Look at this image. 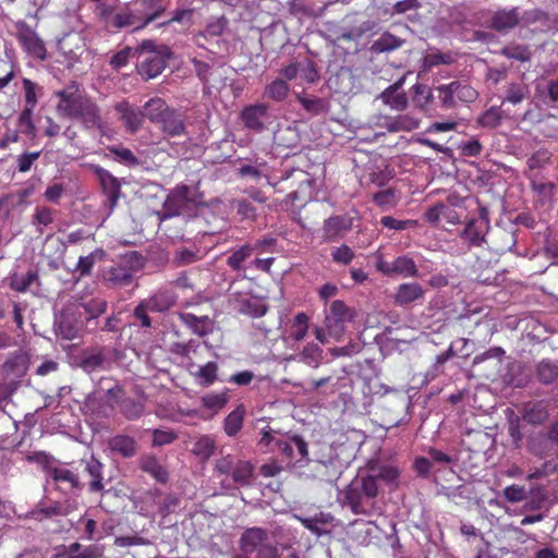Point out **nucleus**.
<instances>
[{
    "mask_svg": "<svg viewBox=\"0 0 558 558\" xmlns=\"http://www.w3.org/2000/svg\"><path fill=\"white\" fill-rule=\"evenodd\" d=\"M378 483L374 475L352 481L341 493V502L354 514L369 515L374 512Z\"/></svg>",
    "mask_w": 558,
    "mask_h": 558,
    "instance_id": "nucleus-1",
    "label": "nucleus"
},
{
    "mask_svg": "<svg viewBox=\"0 0 558 558\" xmlns=\"http://www.w3.org/2000/svg\"><path fill=\"white\" fill-rule=\"evenodd\" d=\"M239 548L252 558H281L279 543L260 526L246 527L239 538Z\"/></svg>",
    "mask_w": 558,
    "mask_h": 558,
    "instance_id": "nucleus-2",
    "label": "nucleus"
},
{
    "mask_svg": "<svg viewBox=\"0 0 558 558\" xmlns=\"http://www.w3.org/2000/svg\"><path fill=\"white\" fill-rule=\"evenodd\" d=\"M137 53V72L146 80L159 75L166 68L167 60L172 58V50L168 46H156L153 40H144L135 47Z\"/></svg>",
    "mask_w": 558,
    "mask_h": 558,
    "instance_id": "nucleus-3",
    "label": "nucleus"
},
{
    "mask_svg": "<svg viewBox=\"0 0 558 558\" xmlns=\"http://www.w3.org/2000/svg\"><path fill=\"white\" fill-rule=\"evenodd\" d=\"M214 470L219 475L231 476L233 483L242 487L251 486L254 480V465L232 454L217 459Z\"/></svg>",
    "mask_w": 558,
    "mask_h": 558,
    "instance_id": "nucleus-4",
    "label": "nucleus"
},
{
    "mask_svg": "<svg viewBox=\"0 0 558 558\" xmlns=\"http://www.w3.org/2000/svg\"><path fill=\"white\" fill-rule=\"evenodd\" d=\"M80 307L75 303L66 304L60 314L56 317V332L63 339L74 340L82 337L86 329V324L80 312Z\"/></svg>",
    "mask_w": 558,
    "mask_h": 558,
    "instance_id": "nucleus-5",
    "label": "nucleus"
},
{
    "mask_svg": "<svg viewBox=\"0 0 558 558\" xmlns=\"http://www.w3.org/2000/svg\"><path fill=\"white\" fill-rule=\"evenodd\" d=\"M146 118L159 125L169 136L174 135V110L161 98H153L144 106Z\"/></svg>",
    "mask_w": 558,
    "mask_h": 558,
    "instance_id": "nucleus-6",
    "label": "nucleus"
},
{
    "mask_svg": "<svg viewBox=\"0 0 558 558\" xmlns=\"http://www.w3.org/2000/svg\"><path fill=\"white\" fill-rule=\"evenodd\" d=\"M490 228L489 211L486 207L480 206L478 217L470 219L460 236L469 246H481Z\"/></svg>",
    "mask_w": 558,
    "mask_h": 558,
    "instance_id": "nucleus-7",
    "label": "nucleus"
},
{
    "mask_svg": "<svg viewBox=\"0 0 558 558\" xmlns=\"http://www.w3.org/2000/svg\"><path fill=\"white\" fill-rule=\"evenodd\" d=\"M355 311L343 301L335 300L330 304L329 313L325 317V325L330 336L339 338L344 332L345 324L352 322Z\"/></svg>",
    "mask_w": 558,
    "mask_h": 558,
    "instance_id": "nucleus-8",
    "label": "nucleus"
},
{
    "mask_svg": "<svg viewBox=\"0 0 558 558\" xmlns=\"http://www.w3.org/2000/svg\"><path fill=\"white\" fill-rule=\"evenodd\" d=\"M53 95L59 98V102L56 106L58 114L68 119L87 97L81 93L80 84L76 81L69 82L64 88L54 92Z\"/></svg>",
    "mask_w": 558,
    "mask_h": 558,
    "instance_id": "nucleus-9",
    "label": "nucleus"
},
{
    "mask_svg": "<svg viewBox=\"0 0 558 558\" xmlns=\"http://www.w3.org/2000/svg\"><path fill=\"white\" fill-rule=\"evenodd\" d=\"M114 350L101 347L86 349L78 356L77 365L87 373L109 366Z\"/></svg>",
    "mask_w": 558,
    "mask_h": 558,
    "instance_id": "nucleus-10",
    "label": "nucleus"
},
{
    "mask_svg": "<svg viewBox=\"0 0 558 558\" xmlns=\"http://www.w3.org/2000/svg\"><path fill=\"white\" fill-rule=\"evenodd\" d=\"M376 268L378 271L386 276L401 275L403 277H417L418 269L412 257L402 255L397 257L392 262L384 260L379 258Z\"/></svg>",
    "mask_w": 558,
    "mask_h": 558,
    "instance_id": "nucleus-11",
    "label": "nucleus"
},
{
    "mask_svg": "<svg viewBox=\"0 0 558 558\" xmlns=\"http://www.w3.org/2000/svg\"><path fill=\"white\" fill-rule=\"evenodd\" d=\"M95 173L100 182L104 194L107 197L106 206L109 214L116 208L118 201L121 196V185L118 178L113 177L108 170L96 166Z\"/></svg>",
    "mask_w": 558,
    "mask_h": 558,
    "instance_id": "nucleus-12",
    "label": "nucleus"
},
{
    "mask_svg": "<svg viewBox=\"0 0 558 558\" xmlns=\"http://www.w3.org/2000/svg\"><path fill=\"white\" fill-rule=\"evenodd\" d=\"M353 226V220L348 215L331 216L324 221L322 238L325 242H335L342 239Z\"/></svg>",
    "mask_w": 558,
    "mask_h": 558,
    "instance_id": "nucleus-13",
    "label": "nucleus"
},
{
    "mask_svg": "<svg viewBox=\"0 0 558 558\" xmlns=\"http://www.w3.org/2000/svg\"><path fill=\"white\" fill-rule=\"evenodd\" d=\"M530 186L535 194V203L537 206L549 209L554 204V196L557 190L556 184L549 181H543L537 173L526 174Z\"/></svg>",
    "mask_w": 558,
    "mask_h": 558,
    "instance_id": "nucleus-14",
    "label": "nucleus"
},
{
    "mask_svg": "<svg viewBox=\"0 0 558 558\" xmlns=\"http://www.w3.org/2000/svg\"><path fill=\"white\" fill-rule=\"evenodd\" d=\"M38 461L41 463H49L50 457L46 453H38ZM49 476L57 483H68L73 494H78L83 489V483L80 477L72 470L57 466H45Z\"/></svg>",
    "mask_w": 558,
    "mask_h": 558,
    "instance_id": "nucleus-15",
    "label": "nucleus"
},
{
    "mask_svg": "<svg viewBox=\"0 0 558 558\" xmlns=\"http://www.w3.org/2000/svg\"><path fill=\"white\" fill-rule=\"evenodd\" d=\"M29 368V355L19 350L12 353L9 359L2 365V374L5 379L10 381H16L25 376Z\"/></svg>",
    "mask_w": 558,
    "mask_h": 558,
    "instance_id": "nucleus-16",
    "label": "nucleus"
},
{
    "mask_svg": "<svg viewBox=\"0 0 558 558\" xmlns=\"http://www.w3.org/2000/svg\"><path fill=\"white\" fill-rule=\"evenodd\" d=\"M177 217L184 216L187 218L198 215V207L202 199L195 192H192L186 185L177 186Z\"/></svg>",
    "mask_w": 558,
    "mask_h": 558,
    "instance_id": "nucleus-17",
    "label": "nucleus"
},
{
    "mask_svg": "<svg viewBox=\"0 0 558 558\" xmlns=\"http://www.w3.org/2000/svg\"><path fill=\"white\" fill-rule=\"evenodd\" d=\"M70 119L78 120L88 130L102 128L100 109L88 96Z\"/></svg>",
    "mask_w": 558,
    "mask_h": 558,
    "instance_id": "nucleus-18",
    "label": "nucleus"
},
{
    "mask_svg": "<svg viewBox=\"0 0 558 558\" xmlns=\"http://www.w3.org/2000/svg\"><path fill=\"white\" fill-rule=\"evenodd\" d=\"M268 109V105L263 102L244 107L240 113L244 128L257 133L262 132L265 129L264 119L267 117Z\"/></svg>",
    "mask_w": 558,
    "mask_h": 558,
    "instance_id": "nucleus-19",
    "label": "nucleus"
},
{
    "mask_svg": "<svg viewBox=\"0 0 558 558\" xmlns=\"http://www.w3.org/2000/svg\"><path fill=\"white\" fill-rule=\"evenodd\" d=\"M293 446L300 456V461H310L308 445L301 435H292L286 439L276 440V446L271 447V451H277L289 460L293 459Z\"/></svg>",
    "mask_w": 558,
    "mask_h": 558,
    "instance_id": "nucleus-20",
    "label": "nucleus"
},
{
    "mask_svg": "<svg viewBox=\"0 0 558 558\" xmlns=\"http://www.w3.org/2000/svg\"><path fill=\"white\" fill-rule=\"evenodd\" d=\"M520 23L519 8H504L496 10L489 20V27L498 33H508Z\"/></svg>",
    "mask_w": 558,
    "mask_h": 558,
    "instance_id": "nucleus-21",
    "label": "nucleus"
},
{
    "mask_svg": "<svg viewBox=\"0 0 558 558\" xmlns=\"http://www.w3.org/2000/svg\"><path fill=\"white\" fill-rule=\"evenodd\" d=\"M17 39L29 54L41 61L47 59L45 43L28 25L24 24L22 26L17 33Z\"/></svg>",
    "mask_w": 558,
    "mask_h": 558,
    "instance_id": "nucleus-22",
    "label": "nucleus"
},
{
    "mask_svg": "<svg viewBox=\"0 0 558 558\" xmlns=\"http://www.w3.org/2000/svg\"><path fill=\"white\" fill-rule=\"evenodd\" d=\"M521 414L530 425H541L549 416V402L547 400H529L522 404Z\"/></svg>",
    "mask_w": 558,
    "mask_h": 558,
    "instance_id": "nucleus-23",
    "label": "nucleus"
},
{
    "mask_svg": "<svg viewBox=\"0 0 558 558\" xmlns=\"http://www.w3.org/2000/svg\"><path fill=\"white\" fill-rule=\"evenodd\" d=\"M425 296V289L418 282H404L396 288L393 303L404 307L422 301Z\"/></svg>",
    "mask_w": 558,
    "mask_h": 558,
    "instance_id": "nucleus-24",
    "label": "nucleus"
},
{
    "mask_svg": "<svg viewBox=\"0 0 558 558\" xmlns=\"http://www.w3.org/2000/svg\"><path fill=\"white\" fill-rule=\"evenodd\" d=\"M86 324V330L96 328V319L107 311V302L104 299L95 298L86 302L76 303Z\"/></svg>",
    "mask_w": 558,
    "mask_h": 558,
    "instance_id": "nucleus-25",
    "label": "nucleus"
},
{
    "mask_svg": "<svg viewBox=\"0 0 558 558\" xmlns=\"http://www.w3.org/2000/svg\"><path fill=\"white\" fill-rule=\"evenodd\" d=\"M116 110L122 114V120L124 121L125 128L131 133L137 132L143 124L144 118H146L144 108L138 109L131 107L125 101L117 104Z\"/></svg>",
    "mask_w": 558,
    "mask_h": 558,
    "instance_id": "nucleus-26",
    "label": "nucleus"
},
{
    "mask_svg": "<svg viewBox=\"0 0 558 558\" xmlns=\"http://www.w3.org/2000/svg\"><path fill=\"white\" fill-rule=\"evenodd\" d=\"M70 513V507L59 501L41 500L33 510L32 517L38 521L53 517H65Z\"/></svg>",
    "mask_w": 558,
    "mask_h": 558,
    "instance_id": "nucleus-27",
    "label": "nucleus"
},
{
    "mask_svg": "<svg viewBox=\"0 0 558 558\" xmlns=\"http://www.w3.org/2000/svg\"><path fill=\"white\" fill-rule=\"evenodd\" d=\"M375 27V22L364 21L357 25H351L349 27H342L337 34L336 41L340 45L341 43H354L355 46L360 39L367 33L372 32Z\"/></svg>",
    "mask_w": 558,
    "mask_h": 558,
    "instance_id": "nucleus-28",
    "label": "nucleus"
},
{
    "mask_svg": "<svg viewBox=\"0 0 558 558\" xmlns=\"http://www.w3.org/2000/svg\"><path fill=\"white\" fill-rule=\"evenodd\" d=\"M402 84L403 81L400 80L385 88L379 95V99L385 105L398 111H403L408 107L407 95L404 93L398 92Z\"/></svg>",
    "mask_w": 558,
    "mask_h": 558,
    "instance_id": "nucleus-29",
    "label": "nucleus"
},
{
    "mask_svg": "<svg viewBox=\"0 0 558 558\" xmlns=\"http://www.w3.org/2000/svg\"><path fill=\"white\" fill-rule=\"evenodd\" d=\"M104 279L109 287L125 288L134 282V276L119 263L104 271Z\"/></svg>",
    "mask_w": 558,
    "mask_h": 558,
    "instance_id": "nucleus-30",
    "label": "nucleus"
},
{
    "mask_svg": "<svg viewBox=\"0 0 558 558\" xmlns=\"http://www.w3.org/2000/svg\"><path fill=\"white\" fill-rule=\"evenodd\" d=\"M140 468L159 483L165 484L169 480V472L154 456H143L140 459Z\"/></svg>",
    "mask_w": 558,
    "mask_h": 558,
    "instance_id": "nucleus-31",
    "label": "nucleus"
},
{
    "mask_svg": "<svg viewBox=\"0 0 558 558\" xmlns=\"http://www.w3.org/2000/svg\"><path fill=\"white\" fill-rule=\"evenodd\" d=\"M404 39L389 33L384 32L379 38L374 40V43L371 46V51L373 53H385V52H391L393 50H397L401 48L404 44Z\"/></svg>",
    "mask_w": 558,
    "mask_h": 558,
    "instance_id": "nucleus-32",
    "label": "nucleus"
},
{
    "mask_svg": "<svg viewBox=\"0 0 558 558\" xmlns=\"http://www.w3.org/2000/svg\"><path fill=\"white\" fill-rule=\"evenodd\" d=\"M296 99L303 109L312 116L325 114L330 109V102L325 98L302 94L298 95Z\"/></svg>",
    "mask_w": 558,
    "mask_h": 558,
    "instance_id": "nucleus-33",
    "label": "nucleus"
},
{
    "mask_svg": "<svg viewBox=\"0 0 558 558\" xmlns=\"http://www.w3.org/2000/svg\"><path fill=\"white\" fill-rule=\"evenodd\" d=\"M136 5L141 7L138 10L144 16V22L136 26V28L145 27L147 24L155 21L166 9L163 0H137Z\"/></svg>",
    "mask_w": 558,
    "mask_h": 558,
    "instance_id": "nucleus-34",
    "label": "nucleus"
},
{
    "mask_svg": "<svg viewBox=\"0 0 558 558\" xmlns=\"http://www.w3.org/2000/svg\"><path fill=\"white\" fill-rule=\"evenodd\" d=\"M102 469V463H100L94 457L85 462L84 471L90 476L88 488L92 493H99L104 489Z\"/></svg>",
    "mask_w": 558,
    "mask_h": 558,
    "instance_id": "nucleus-35",
    "label": "nucleus"
},
{
    "mask_svg": "<svg viewBox=\"0 0 558 558\" xmlns=\"http://www.w3.org/2000/svg\"><path fill=\"white\" fill-rule=\"evenodd\" d=\"M529 87L524 83H509L506 86L502 96L501 106L511 104L513 106L520 105L529 97Z\"/></svg>",
    "mask_w": 558,
    "mask_h": 558,
    "instance_id": "nucleus-36",
    "label": "nucleus"
},
{
    "mask_svg": "<svg viewBox=\"0 0 558 558\" xmlns=\"http://www.w3.org/2000/svg\"><path fill=\"white\" fill-rule=\"evenodd\" d=\"M553 446L545 436H538L529 440L527 451L538 459H547L551 456L558 457V452L554 451Z\"/></svg>",
    "mask_w": 558,
    "mask_h": 558,
    "instance_id": "nucleus-37",
    "label": "nucleus"
},
{
    "mask_svg": "<svg viewBox=\"0 0 558 558\" xmlns=\"http://www.w3.org/2000/svg\"><path fill=\"white\" fill-rule=\"evenodd\" d=\"M507 117L508 114H506V111L501 108V106H492L478 116L476 122L482 128L496 129Z\"/></svg>",
    "mask_w": 558,
    "mask_h": 558,
    "instance_id": "nucleus-38",
    "label": "nucleus"
},
{
    "mask_svg": "<svg viewBox=\"0 0 558 558\" xmlns=\"http://www.w3.org/2000/svg\"><path fill=\"white\" fill-rule=\"evenodd\" d=\"M420 119L412 114H401L393 119H389L385 123V128L389 132H411L420 126Z\"/></svg>",
    "mask_w": 558,
    "mask_h": 558,
    "instance_id": "nucleus-39",
    "label": "nucleus"
},
{
    "mask_svg": "<svg viewBox=\"0 0 558 558\" xmlns=\"http://www.w3.org/2000/svg\"><path fill=\"white\" fill-rule=\"evenodd\" d=\"M110 449L120 453L124 458H131L136 454L137 448L135 440L125 435H118L110 439Z\"/></svg>",
    "mask_w": 558,
    "mask_h": 558,
    "instance_id": "nucleus-40",
    "label": "nucleus"
},
{
    "mask_svg": "<svg viewBox=\"0 0 558 558\" xmlns=\"http://www.w3.org/2000/svg\"><path fill=\"white\" fill-rule=\"evenodd\" d=\"M216 450L215 440L208 436L204 435L196 438L190 448V451L196 456L198 459L206 461L208 460Z\"/></svg>",
    "mask_w": 558,
    "mask_h": 558,
    "instance_id": "nucleus-41",
    "label": "nucleus"
},
{
    "mask_svg": "<svg viewBox=\"0 0 558 558\" xmlns=\"http://www.w3.org/2000/svg\"><path fill=\"white\" fill-rule=\"evenodd\" d=\"M550 163L551 153L545 148L538 149L526 160L527 169L524 171V175L532 173L539 175V170L545 169Z\"/></svg>",
    "mask_w": 558,
    "mask_h": 558,
    "instance_id": "nucleus-42",
    "label": "nucleus"
},
{
    "mask_svg": "<svg viewBox=\"0 0 558 558\" xmlns=\"http://www.w3.org/2000/svg\"><path fill=\"white\" fill-rule=\"evenodd\" d=\"M536 377L539 383L550 385L558 379V363L551 360H542L536 366Z\"/></svg>",
    "mask_w": 558,
    "mask_h": 558,
    "instance_id": "nucleus-43",
    "label": "nucleus"
},
{
    "mask_svg": "<svg viewBox=\"0 0 558 558\" xmlns=\"http://www.w3.org/2000/svg\"><path fill=\"white\" fill-rule=\"evenodd\" d=\"M143 22V13L137 9L134 11L119 12L112 16V26L116 28L134 26V29H137L136 26L141 25Z\"/></svg>",
    "mask_w": 558,
    "mask_h": 558,
    "instance_id": "nucleus-44",
    "label": "nucleus"
},
{
    "mask_svg": "<svg viewBox=\"0 0 558 558\" xmlns=\"http://www.w3.org/2000/svg\"><path fill=\"white\" fill-rule=\"evenodd\" d=\"M244 415L245 409L243 405H239L227 415L223 423V429L228 436H235L242 429Z\"/></svg>",
    "mask_w": 558,
    "mask_h": 558,
    "instance_id": "nucleus-45",
    "label": "nucleus"
},
{
    "mask_svg": "<svg viewBox=\"0 0 558 558\" xmlns=\"http://www.w3.org/2000/svg\"><path fill=\"white\" fill-rule=\"evenodd\" d=\"M151 312L162 313L168 311L174 304V294L172 291H159L153 298L145 300Z\"/></svg>",
    "mask_w": 558,
    "mask_h": 558,
    "instance_id": "nucleus-46",
    "label": "nucleus"
},
{
    "mask_svg": "<svg viewBox=\"0 0 558 558\" xmlns=\"http://www.w3.org/2000/svg\"><path fill=\"white\" fill-rule=\"evenodd\" d=\"M254 247L250 244L240 246L227 258V265L234 271L244 270V263L253 254Z\"/></svg>",
    "mask_w": 558,
    "mask_h": 558,
    "instance_id": "nucleus-47",
    "label": "nucleus"
},
{
    "mask_svg": "<svg viewBox=\"0 0 558 558\" xmlns=\"http://www.w3.org/2000/svg\"><path fill=\"white\" fill-rule=\"evenodd\" d=\"M218 365L215 362H208L203 366H198L191 374L202 386H210L217 380Z\"/></svg>",
    "mask_w": 558,
    "mask_h": 558,
    "instance_id": "nucleus-48",
    "label": "nucleus"
},
{
    "mask_svg": "<svg viewBox=\"0 0 558 558\" xmlns=\"http://www.w3.org/2000/svg\"><path fill=\"white\" fill-rule=\"evenodd\" d=\"M289 84L282 78H276L265 87V97L281 102L289 95Z\"/></svg>",
    "mask_w": 558,
    "mask_h": 558,
    "instance_id": "nucleus-49",
    "label": "nucleus"
},
{
    "mask_svg": "<svg viewBox=\"0 0 558 558\" xmlns=\"http://www.w3.org/2000/svg\"><path fill=\"white\" fill-rule=\"evenodd\" d=\"M500 54L520 62H526L531 59V52L527 46L513 43L502 47Z\"/></svg>",
    "mask_w": 558,
    "mask_h": 558,
    "instance_id": "nucleus-50",
    "label": "nucleus"
},
{
    "mask_svg": "<svg viewBox=\"0 0 558 558\" xmlns=\"http://www.w3.org/2000/svg\"><path fill=\"white\" fill-rule=\"evenodd\" d=\"M146 259L138 252H129L121 256L119 264L133 276L144 268Z\"/></svg>",
    "mask_w": 558,
    "mask_h": 558,
    "instance_id": "nucleus-51",
    "label": "nucleus"
},
{
    "mask_svg": "<svg viewBox=\"0 0 558 558\" xmlns=\"http://www.w3.org/2000/svg\"><path fill=\"white\" fill-rule=\"evenodd\" d=\"M229 401V396L226 391L219 393H207L202 397V404L204 408L211 410L214 413L219 412L226 407Z\"/></svg>",
    "mask_w": 558,
    "mask_h": 558,
    "instance_id": "nucleus-52",
    "label": "nucleus"
},
{
    "mask_svg": "<svg viewBox=\"0 0 558 558\" xmlns=\"http://www.w3.org/2000/svg\"><path fill=\"white\" fill-rule=\"evenodd\" d=\"M308 316L304 313H298L292 322L291 338L295 341H302L308 331Z\"/></svg>",
    "mask_w": 558,
    "mask_h": 558,
    "instance_id": "nucleus-53",
    "label": "nucleus"
},
{
    "mask_svg": "<svg viewBox=\"0 0 558 558\" xmlns=\"http://www.w3.org/2000/svg\"><path fill=\"white\" fill-rule=\"evenodd\" d=\"M108 150L114 156V159L128 167H135L140 165L137 157L131 149L122 146H109Z\"/></svg>",
    "mask_w": 558,
    "mask_h": 558,
    "instance_id": "nucleus-54",
    "label": "nucleus"
},
{
    "mask_svg": "<svg viewBox=\"0 0 558 558\" xmlns=\"http://www.w3.org/2000/svg\"><path fill=\"white\" fill-rule=\"evenodd\" d=\"M451 84L456 93L457 101L473 102L478 97L476 89L469 84L460 81H453Z\"/></svg>",
    "mask_w": 558,
    "mask_h": 558,
    "instance_id": "nucleus-55",
    "label": "nucleus"
},
{
    "mask_svg": "<svg viewBox=\"0 0 558 558\" xmlns=\"http://www.w3.org/2000/svg\"><path fill=\"white\" fill-rule=\"evenodd\" d=\"M149 312H151V310L146 301L141 302L133 311V325L142 328L151 327L153 318L149 316Z\"/></svg>",
    "mask_w": 558,
    "mask_h": 558,
    "instance_id": "nucleus-56",
    "label": "nucleus"
},
{
    "mask_svg": "<svg viewBox=\"0 0 558 558\" xmlns=\"http://www.w3.org/2000/svg\"><path fill=\"white\" fill-rule=\"evenodd\" d=\"M436 92L442 108L452 109L457 106L458 101L451 83L438 86Z\"/></svg>",
    "mask_w": 558,
    "mask_h": 558,
    "instance_id": "nucleus-57",
    "label": "nucleus"
},
{
    "mask_svg": "<svg viewBox=\"0 0 558 558\" xmlns=\"http://www.w3.org/2000/svg\"><path fill=\"white\" fill-rule=\"evenodd\" d=\"M121 412L129 420L138 418L144 412V403L132 398H126L121 403Z\"/></svg>",
    "mask_w": 558,
    "mask_h": 558,
    "instance_id": "nucleus-58",
    "label": "nucleus"
},
{
    "mask_svg": "<svg viewBox=\"0 0 558 558\" xmlns=\"http://www.w3.org/2000/svg\"><path fill=\"white\" fill-rule=\"evenodd\" d=\"M180 318L192 328L193 332L199 336H204L207 333V317L198 318L191 314H181Z\"/></svg>",
    "mask_w": 558,
    "mask_h": 558,
    "instance_id": "nucleus-59",
    "label": "nucleus"
},
{
    "mask_svg": "<svg viewBox=\"0 0 558 558\" xmlns=\"http://www.w3.org/2000/svg\"><path fill=\"white\" fill-rule=\"evenodd\" d=\"M203 254L199 248L181 247L177 250V264L189 265L202 259Z\"/></svg>",
    "mask_w": 558,
    "mask_h": 558,
    "instance_id": "nucleus-60",
    "label": "nucleus"
},
{
    "mask_svg": "<svg viewBox=\"0 0 558 558\" xmlns=\"http://www.w3.org/2000/svg\"><path fill=\"white\" fill-rule=\"evenodd\" d=\"M38 280V275L34 270H28L26 275L12 279L11 287L16 291H26L31 286Z\"/></svg>",
    "mask_w": 558,
    "mask_h": 558,
    "instance_id": "nucleus-61",
    "label": "nucleus"
},
{
    "mask_svg": "<svg viewBox=\"0 0 558 558\" xmlns=\"http://www.w3.org/2000/svg\"><path fill=\"white\" fill-rule=\"evenodd\" d=\"M355 254L353 252V250L343 244L339 247H335L332 251H331V258L335 263L337 264H341V265H349L353 258H354Z\"/></svg>",
    "mask_w": 558,
    "mask_h": 558,
    "instance_id": "nucleus-62",
    "label": "nucleus"
},
{
    "mask_svg": "<svg viewBox=\"0 0 558 558\" xmlns=\"http://www.w3.org/2000/svg\"><path fill=\"white\" fill-rule=\"evenodd\" d=\"M130 58H136L137 59V53H135V48L125 47L122 50H120L117 53H114L111 57L109 63H110V65L113 69H120V68L124 66L128 63Z\"/></svg>",
    "mask_w": 558,
    "mask_h": 558,
    "instance_id": "nucleus-63",
    "label": "nucleus"
},
{
    "mask_svg": "<svg viewBox=\"0 0 558 558\" xmlns=\"http://www.w3.org/2000/svg\"><path fill=\"white\" fill-rule=\"evenodd\" d=\"M558 471V463H554L553 461H545L539 468L535 469L533 472L526 475L527 481H535L547 477L550 474H554Z\"/></svg>",
    "mask_w": 558,
    "mask_h": 558,
    "instance_id": "nucleus-64",
    "label": "nucleus"
}]
</instances>
